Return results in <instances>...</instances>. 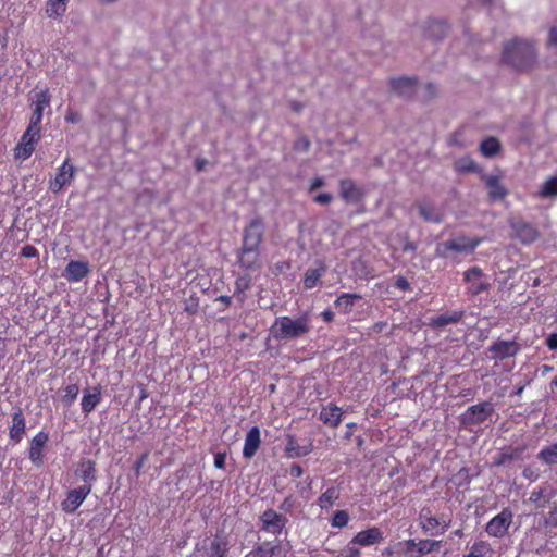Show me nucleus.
<instances>
[{
	"label": "nucleus",
	"mask_w": 557,
	"mask_h": 557,
	"mask_svg": "<svg viewBox=\"0 0 557 557\" xmlns=\"http://www.w3.org/2000/svg\"><path fill=\"white\" fill-rule=\"evenodd\" d=\"M548 45L557 48V28L553 27L548 34Z\"/></svg>",
	"instance_id": "56"
},
{
	"label": "nucleus",
	"mask_w": 557,
	"mask_h": 557,
	"mask_svg": "<svg viewBox=\"0 0 557 557\" xmlns=\"http://www.w3.org/2000/svg\"><path fill=\"white\" fill-rule=\"evenodd\" d=\"M227 550V543L222 539L215 537L210 543L209 557H225Z\"/></svg>",
	"instance_id": "37"
},
{
	"label": "nucleus",
	"mask_w": 557,
	"mask_h": 557,
	"mask_svg": "<svg viewBox=\"0 0 557 557\" xmlns=\"http://www.w3.org/2000/svg\"><path fill=\"white\" fill-rule=\"evenodd\" d=\"M40 132L41 128L33 127L30 125L27 126L26 131L21 137L20 143L14 149L15 159L24 161L32 156L37 143L40 139Z\"/></svg>",
	"instance_id": "6"
},
{
	"label": "nucleus",
	"mask_w": 557,
	"mask_h": 557,
	"mask_svg": "<svg viewBox=\"0 0 557 557\" xmlns=\"http://www.w3.org/2000/svg\"><path fill=\"white\" fill-rule=\"evenodd\" d=\"M510 225L515 235L524 244L533 243L539 236L535 226L521 219L512 220Z\"/></svg>",
	"instance_id": "14"
},
{
	"label": "nucleus",
	"mask_w": 557,
	"mask_h": 557,
	"mask_svg": "<svg viewBox=\"0 0 557 557\" xmlns=\"http://www.w3.org/2000/svg\"><path fill=\"white\" fill-rule=\"evenodd\" d=\"M225 454L218 453L214 456V466L219 469H223L225 466Z\"/></svg>",
	"instance_id": "55"
},
{
	"label": "nucleus",
	"mask_w": 557,
	"mask_h": 557,
	"mask_svg": "<svg viewBox=\"0 0 557 557\" xmlns=\"http://www.w3.org/2000/svg\"><path fill=\"white\" fill-rule=\"evenodd\" d=\"M250 286L249 280L246 277H240L236 281V287L237 289L245 290L248 289Z\"/></svg>",
	"instance_id": "58"
},
{
	"label": "nucleus",
	"mask_w": 557,
	"mask_h": 557,
	"mask_svg": "<svg viewBox=\"0 0 557 557\" xmlns=\"http://www.w3.org/2000/svg\"><path fill=\"white\" fill-rule=\"evenodd\" d=\"M418 209L420 215L428 222L438 223L443 219V213L432 202H420Z\"/></svg>",
	"instance_id": "28"
},
{
	"label": "nucleus",
	"mask_w": 557,
	"mask_h": 557,
	"mask_svg": "<svg viewBox=\"0 0 557 557\" xmlns=\"http://www.w3.org/2000/svg\"><path fill=\"white\" fill-rule=\"evenodd\" d=\"M92 485L84 484L77 488L71 490L66 498L61 503V508L67 513L74 512L90 494Z\"/></svg>",
	"instance_id": "11"
},
{
	"label": "nucleus",
	"mask_w": 557,
	"mask_h": 557,
	"mask_svg": "<svg viewBox=\"0 0 557 557\" xmlns=\"http://www.w3.org/2000/svg\"><path fill=\"white\" fill-rule=\"evenodd\" d=\"M74 175L75 168L70 162V159L66 158L62 165L58 169L54 178L50 180L49 189L54 194L60 193L66 185L71 183Z\"/></svg>",
	"instance_id": "9"
},
{
	"label": "nucleus",
	"mask_w": 557,
	"mask_h": 557,
	"mask_svg": "<svg viewBox=\"0 0 557 557\" xmlns=\"http://www.w3.org/2000/svg\"><path fill=\"white\" fill-rule=\"evenodd\" d=\"M48 440V433L42 431L32 438L29 446V459L34 465L40 466L42 463V448L47 444Z\"/></svg>",
	"instance_id": "20"
},
{
	"label": "nucleus",
	"mask_w": 557,
	"mask_h": 557,
	"mask_svg": "<svg viewBox=\"0 0 557 557\" xmlns=\"http://www.w3.org/2000/svg\"><path fill=\"white\" fill-rule=\"evenodd\" d=\"M333 197L331 194H327V193H323V194H319L315 198H314V201L317 203H320V205H327L332 201Z\"/></svg>",
	"instance_id": "52"
},
{
	"label": "nucleus",
	"mask_w": 557,
	"mask_h": 557,
	"mask_svg": "<svg viewBox=\"0 0 557 557\" xmlns=\"http://www.w3.org/2000/svg\"><path fill=\"white\" fill-rule=\"evenodd\" d=\"M518 350V344L511 341H497L490 347V351L494 354V358L500 360L513 357Z\"/></svg>",
	"instance_id": "22"
},
{
	"label": "nucleus",
	"mask_w": 557,
	"mask_h": 557,
	"mask_svg": "<svg viewBox=\"0 0 557 557\" xmlns=\"http://www.w3.org/2000/svg\"><path fill=\"white\" fill-rule=\"evenodd\" d=\"M343 410L333 405L329 404L321 409L320 419L323 423L336 428L342 422Z\"/></svg>",
	"instance_id": "25"
},
{
	"label": "nucleus",
	"mask_w": 557,
	"mask_h": 557,
	"mask_svg": "<svg viewBox=\"0 0 557 557\" xmlns=\"http://www.w3.org/2000/svg\"><path fill=\"white\" fill-rule=\"evenodd\" d=\"M491 544L486 541H476L463 557H487L492 555Z\"/></svg>",
	"instance_id": "33"
},
{
	"label": "nucleus",
	"mask_w": 557,
	"mask_h": 557,
	"mask_svg": "<svg viewBox=\"0 0 557 557\" xmlns=\"http://www.w3.org/2000/svg\"><path fill=\"white\" fill-rule=\"evenodd\" d=\"M441 541L434 540H420L418 542V553L410 557H422L423 555L430 554L441 546Z\"/></svg>",
	"instance_id": "36"
},
{
	"label": "nucleus",
	"mask_w": 557,
	"mask_h": 557,
	"mask_svg": "<svg viewBox=\"0 0 557 557\" xmlns=\"http://www.w3.org/2000/svg\"><path fill=\"white\" fill-rule=\"evenodd\" d=\"M462 318V312L454 311L451 313H444L431 320V324L435 327H442L448 324L458 323Z\"/></svg>",
	"instance_id": "34"
},
{
	"label": "nucleus",
	"mask_w": 557,
	"mask_h": 557,
	"mask_svg": "<svg viewBox=\"0 0 557 557\" xmlns=\"http://www.w3.org/2000/svg\"><path fill=\"white\" fill-rule=\"evenodd\" d=\"M51 95L49 89L34 90L30 95V102L34 106L29 124L33 127L41 128L44 110L50 107Z\"/></svg>",
	"instance_id": "7"
},
{
	"label": "nucleus",
	"mask_w": 557,
	"mask_h": 557,
	"mask_svg": "<svg viewBox=\"0 0 557 557\" xmlns=\"http://www.w3.org/2000/svg\"><path fill=\"white\" fill-rule=\"evenodd\" d=\"M456 169L460 172H474L476 164L471 159L462 158L456 162Z\"/></svg>",
	"instance_id": "45"
},
{
	"label": "nucleus",
	"mask_w": 557,
	"mask_h": 557,
	"mask_svg": "<svg viewBox=\"0 0 557 557\" xmlns=\"http://www.w3.org/2000/svg\"><path fill=\"white\" fill-rule=\"evenodd\" d=\"M101 401V391L98 387L86 388L82 398V411L90 413Z\"/></svg>",
	"instance_id": "24"
},
{
	"label": "nucleus",
	"mask_w": 557,
	"mask_h": 557,
	"mask_svg": "<svg viewBox=\"0 0 557 557\" xmlns=\"http://www.w3.org/2000/svg\"><path fill=\"white\" fill-rule=\"evenodd\" d=\"M389 86L392 90L405 98H409L413 96L417 89V81L411 77H398V78H392L389 81Z\"/></svg>",
	"instance_id": "16"
},
{
	"label": "nucleus",
	"mask_w": 557,
	"mask_h": 557,
	"mask_svg": "<svg viewBox=\"0 0 557 557\" xmlns=\"http://www.w3.org/2000/svg\"><path fill=\"white\" fill-rule=\"evenodd\" d=\"M404 545L405 550L409 555V557L418 553V542H416L414 540H407L404 542Z\"/></svg>",
	"instance_id": "49"
},
{
	"label": "nucleus",
	"mask_w": 557,
	"mask_h": 557,
	"mask_svg": "<svg viewBox=\"0 0 557 557\" xmlns=\"http://www.w3.org/2000/svg\"><path fill=\"white\" fill-rule=\"evenodd\" d=\"M286 453L289 454L290 457H300L307 454V450H301L296 438L294 436H288L286 444Z\"/></svg>",
	"instance_id": "43"
},
{
	"label": "nucleus",
	"mask_w": 557,
	"mask_h": 557,
	"mask_svg": "<svg viewBox=\"0 0 557 557\" xmlns=\"http://www.w3.org/2000/svg\"><path fill=\"white\" fill-rule=\"evenodd\" d=\"M482 238L480 237H467L463 235L456 236L451 239L441 243L437 246V253L446 256L447 251L456 252H473L474 249L481 244Z\"/></svg>",
	"instance_id": "4"
},
{
	"label": "nucleus",
	"mask_w": 557,
	"mask_h": 557,
	"mask_svg": "<svg viewBox=\"0 0 557 557\" xmlns=\"http://www.w3.org/2000/svg\"><path fill=\"white\" fill-rule=\"evenodd\" d=\"M21 255L25 258H35L38 256V250L32 245H26L22 248Z\"/></svg>",
	"instance_id": "50"
},
{
	"label": "nucleus",
	"mask_w": 557,
	"mask_h": 557,
	"mask_svg": "<svg viewBox=\"0 0 557 557\" xmlns=\"http://www.w3.org/2000/svg\"><path fill=\"white\" fill-rule=\"evenodd\" d=\"M79 475L85 484H90L96 480V465L92 460H84L79 465Z\"/></svg>",
	"instance_id": "35"
},
{
	"label": "nucleus",
	"mask_w": 557,
	"mask_h": 557,
	"mask_svg": "<svg viewBox=\"0 0 557 557\" xmlns=\"http://www.w3.org/2000/svg\"><path fill=\"white\" fill-rule=\"evenodd\" d=\"M324 185V180L322 177H315L310 186L311 190L318 189Z\"/></svg>",
	"instance_id": "60"
},
{
	"label": "nucleus",
	"mask_w": 557,
	"mask_h": 557,
	"mask_svg": "<svg viewBox=\"0 0 557 557\" xmlns=\"http://www.w3.org/2000/svg\"><path fill=\"white\" fill-rule=\"evenodd\" d=\"M360 545L358 543H354V537L351 541L347 544V546L344 549V556L345 557H360Z\"/></svg>",
	"instance_id": "47"
},
{
	"label": "nucleus",
	"mask_w": 557,
	"mask_h": 557,
	"mask_svg": "<svg viewBox=\"0 0 557 557\" xmlns=\"http://www.w3.org/2000/svg\"><path fill=\"white\" fill-rule=\"evenodd\" d=\"M147 459V454H144L135 463H134V470L136 474L138 475L140 473V470Z\"/></svg>",
	"instance_id": "59"
},
{
	"label": "nucleus",
	"mask_w": 557,
	"mask_h": 557,
	"mask_svg": "<svg viewBox=\"0 0 557 557\" xmlns=\"http://www.w3.org/2000/svg\"><path fill=\"white\" fill-rule=\"evenodd\" d=\"M539 458L547 465L557 463V443L543 448L539 453Z\"/></svg>",
	"instance_id": "40"
},
{
	"label": "nucleus",
	"mask_w": 557,
	"mask_h": 557,
	"mask_svg": "<svg viewBox=\"0 0 557 557\" xmlns=\"http://www.w3.org/2000/svg\"><path fill=\"white\" fill-rule=\"evenodd\" d=\"M383 532L377 527H372L358 532L354 536V543H358L361 547H368L379 544L383 541Z\"/></svg>",
	"instance_id": "19"
},
{
	"label": "nucleus",
	"mask_w": 557,
	"mask_h": 557,
	"mask_svg": "<svg viewBox=\"0 0 557 557\" xmlns=\"http://www.w3.org/2000/svg\"><path fill=\"white\" fill-rule=\"evenodd\" d=\"M326 272V265L323 262L319 263V268L308 269L304 276V286L306 289H312L317 286L321 277Z\"/></svg>",
	"instance_id": "30"
},
{
	"label": "nucleus",
	"mask_w": 557,
	"mask_h": 557,
	"mask_svg": "<svg viewBox=\"0 0 557 557\" xmlns=\"http://www.w3.org/2000/svg\"><path fill=\"white\" fill-rule=\"evenodd\" d=\"M484 182L488 188V196L492 200H500L507 196L508 191L505 186L502 185L498 176H485Z\"/></svg>",
	"instance_id": "26"
},
{
	"label": "nucleus",
	"mask_w": 557,
	"mask_h": 557,
	"mask_svg": "<svg viewBox=\"0 0 557 557\" xmlns=\"http://www.w3.org/2000/svg\"><path fill=\"white\" fill-rule=\"evenodd\" d=\"M309 147H310V141L306 137L298 138L294 144V148L298 151H307L309 149Z\"/></svg>",
	"instance_id": "48"
},
{
	"label": "nucleus",
	"mask_w": 557,
	"mask_h": 557,
	"mask_svg": "<svg viewBox=\"0 0 557 557\" xmlns=\"http://www.w3.org/2000/svg\"><path fill=\"white\" fill-rule=\"evenodd\" d=\"M451 519L448 516L441 515L435 517L428 508H423L419 515V525L422 531L431 536L444 534L450 527Z\"/></svg>",
	"instance_id": "3"
},
{
	"label": "nucleus",
	"mask_w": 557,
	"mask_h": 557,
	"mask_svg": "<svg viewBox=\"0 0 557 557\" xmlns=\"http://www.w3.org/2000/svg\"><path fill=\"white\" fill-rule=\"evenodd\" d=\"M503 61L518 71L532 69L535 64L534 47L528 40L509 41L504 48Z\"/></svg>",
	"instance_id": "1"
},
{
	"label": "nucleus",
	"mask_w": 557,
	"mask_h": 557,
	"mask_svg": "<svg viewBox=\"0 0 557 557\" xmlns=\"http://www.w3.org/2000/svg\"><path fill=\"white\" fill-rule=\"evenodd\" d=\"M447 29H448V26L446 23H444L442 21H434V22L430 23V25L428 27V34L431 37L438 39L446 34Z\"/></svg>",
	"instance_id": "41"
},
{
	"label": "nucleus",
	"mask_w": 557,
	"mask_h": 557,
	"mask_svg": "<svg viewBox=\"0 0 557 557\" xmlns=\"http://www.w3.org/2000/svg\"><path fill=\"white\" fill-rule=\"evenodd\" d=\"M302 473H304V470L298 463L292 465V467L289 469V475L292 478H300L302 475Z\"/></svg>",
	"instance_id": "54"
},
{
	"label": "nucleus",
	"mask_w": 557,
	"mask_h": 557,
	"mask_svg": "<svg viewBox=\"0 0 557 557\" xmlns=\"http://www.w3.org/2000/svg\"><path fill=\"white\" fill-rule=\"evenodd\" d=\"M513 522V512L509 508L493 517L485 525V532L491 537L503 539L508 535L509 528Z\"/></svg>",
	"instance_id": "5"
},
{
	"label": "nucleus",
	"mask_w": 557,
	"mask_h": 557,
	"mask_svg": "<svg viewBox=\"0 0 557 557\" xmlns=\"http://www.w3.org/2000/svg\"><path fill=\"white\" fill-rule=\"evenodd\" d=\"M537 196L541 198L557 196V176H553L547 180L539 190Z\"/></svg>",
	"instance_id": "39"
},
{
	"label": "nucleus",
	"mask_w": 557,
	"mask_h": 557,
	"mask_svg": "<svg viewBox=\"0 0 557 557\" xmlns=\"http://www.w3.org/2000/svg\"><path fill=\"white\" fill-rule=\"evenodd\" d=\"M465 281L471 295H479L491 286L482 270L478 267L470 268L465 272Z\"/></svg>",
	"instance_id": "10"
},
{
	"label": "nucleus",
	"mask_w": 557,
	"mask_h": 557,
	"mask_svg": "<svg viewBox=\"0 0 557 557\" xmlns=\"http://www.w3.org/2000/svg\"><path fill=\"white\" fill-rule=\"evenodd\" d=\"M277 546H273L270 543H263L256 549V555L259 557H273Z\"/></svg>",
	"instance_id": "46"
},
{
	"label": "nucleus",
	"mask_w": 557,
	"mask_h": 557,
	"mask_svg": "<svg viewBox=\"0 0 557 557\" xmlns=\"http://www.w3.org/2000/svg\"><path fill=\"white\" fill-rule=\"evenodd\" d=\"M89 273V265L84 261H70L64 270V277L69 282H81Z\"/></svg>",
	"instance_id": "21"
},
{
	"label": "nucleus",
	"mask_w": 557,
	"mask_h": 557,
	"mask_svg": "<svg viewBox=\"0 0 557 557\" xmlns=\"http://www.w3.org/2000/svg\"><path fill=\"white\" fill-rule=\"evenodd\" d=\"M359 299H361V296L358 294L343 293L337 297L334 305L339 312L347 314L351 312L352 307Z\"/></svg>",
	"instance_id": "29"
},
{
	"label": "nucleus",
	"mask_w": 557,
	"mask_h": 557,
	"mask_svg": "<svg viewBox=\"0 0 557 557\" xmlns=\"http://www.w3.org/2000/svg\"><path fill=\"white\" fill-rule=\"evenodd\" d=\"M265 225L261 219H253L244 230L242 246L260 249L263 242Z\"/></svg>",
	"instance_id": "8"
},
{
	"label": "nucleus",
	"mask_w": 557,
	"mask_h": 557,
	"mask_svg": "<svg viewBox=\"0 0 557 557\" xmlns=\"http://www.w3.org/2000/svg\"><path fill=\"white\" fill-rule=\"evenodd\" d=\"M499 148V141L494 137L484 139L480 145L482 154L488 158L494 157L498 152Z\"/></svg>",
	"instance_id": "38"
},
{
	"label": "nucleus",
	"mask_w": 557,
	"mask_h": 557,
	"mask_svg": "<svg viewBox=\"0 0 557 557\" xmlns=\"http://www.w3.org/2000/svg\"><path fill=\"white\" fill-rule=\"evenodd\" d=\"M290 506H292V498H290V497H287V498H285V500L283 502V504H282L281 508H282V509L287 510Z\"/></svg>",
	"instance_id": "64"
},
{
	"label": "nucleus",
	"mask_w": 557,
	"mask_h": 557,
	"mask_svg": "<svg viewBox=\"0 0 557 557\" xmlns=\"http://www.w3.org/2000/svg\"><path fill=\"white\" fill-rule=\"evenodd\" d=\"M349 522V515L346 510H336L331 519V525L333 528L342 529Z\"/></svg>",
	"instance_id": "42"
},
{
	"label": "nucleus",
	"mask_w": 557,
	"mask_h": 557,
	"mask_svg": "<svg viewBox=\"0 0 557 557\" xmlns=\"http://www.w3.org/2000/svg\"><path fill=\"white\" fill-rule=\"evenodd\" d=\"M69 0H48L46 14L50 18H58L65 14Z\"/></svg>",
	"instance_id": "31"
},
{
	"label": "nucleus",
	"mask_w": 557,
	"mask_h": 557,
	"mask_svg": "<svg viewBox=\"0 0 557 557\" xmlns=\"http://www.w3.org/2000/svg\"><path fill=\"white\" fill-rule=\"evenodd\" d=\"M321 315L325 322H332L334 319V313L331 310H324Z\"/></svg>",
	"instance_id": "61"
},
{
	"label": "nucleus",
	"mask_w": 557,
	"mask_h": 557,
	"mask_svg": "<svg viewBox=\"0 0 557 557\" xmlns=\"http://www.w3.org/2000/svg\"><path fill=\"white\" fill-rule=\"evenodd\" d=\"M546 345L549 349L556 350L557 349V333H552L546 338Z\"/></svg>",
	"instance_id": "53"
},
{
	"label": "nucleus",
	"mask_w": 557,
	"mask_h": 557,
	"mask_svg": "<svg viewBox=\"0 0 557 557\" xmlns=\"http://www.w3.org/2000/svg\"><path fill=\"white\" fill-rule=\"evenodd\" d=\"M309 320L307 317L292 319L280 317L271 327V333L276 339H293L309 332Z\"/></svg>",
	"instance_id": "2"
},
{
	"label": "nucleus",
	"mask_w": 557,
	"mask_h": 557,
	"mask_svg": "<svg viewBox=\"0 0 557 557\" xmlns=\"http://www.w3.org/2000/svg\"><path fill=\"white\" fill-rule=\"evenodd\" d=\"M395 286L400 290H407L409 288V282L400 276L396 280Z\"/></svg>",
	"instance_id": "57"
},
{
	"label": "nucleus",
	"mask_w": 557,
	"mask_h": 557,
	"mask_svg": "<svg viewBox=\"0 0 557 557\" xmlns=\"http://www.w3.org/2000/svg\"><path fill=\"white\" fill-rule=\"evenodd\" d=\"M26 430V421L21 408H16L12 414V425L10 426L9 436L12 442L18 444L24 437Z\"/></svg>",
	"instance_id": "18"
},
{
	"label": "nucleus",
	"mask_w": 557,
	"mask_h": 557,
	"mask_svg": "<svg viewBox=\"0 0 557 557\" xmlns=\"http://www.w3.org/2000/svg\"><path fill=\"white\" fill-rule=\"evenodd\" d=\"M207 161L203 160V159H199L196 161V168L198 171H202L205 165H206Z\"/></svg>",
	"instance_id": "63"
},
{
	"label": "nucleus",
	"mask_w": 557,
	"mask_h": 557,
	"mask_svg": "<svg viewBox=\"0 0 557 557\" xmlns=\"http://www.w3.org/2000/svg\"><path fill=\"white\" fill-rule=\"evenodd\" d=\"M339 487L332 485L320 495L317 504L322 510H327L335 505V503L339 499Z\"/></svg>",
	"instance_id": "27"
},
{
	"label": "nucleus",
	"mask_w": 557,
	"mask_h": 557,
	"mask_svg": "<svg viewBox=\"0 0 557 557\" xmlns=\"http://www.w3.org/2000/svg\"><path fill=\"white\" fill-rule=\"evenodd\" d=\"M261 443L260 438V430L258 426L251 428L245 437L244 448H243V456L247 459L252 458Z\"/></svg>",
	"instance_id": "23"
},
{
	"label": "nucleus",
	"mask_w": 557,
	"mask_h": 557,
	"mask_svg": "<svg viewBox=\"0 0 557 557\" xmlns=\"http://www.w3.org/2000/svg\"><path fill=\"white\" fill-rule=\"evenodd\" d=\"M547 524L557 527V515L555 516L553 512H550L549 518L546 521Z\"/></svg>",
	"instance_id": "62"
},
{
	"label": "nucleus",
	"mask_w": 557,
	"mask_h": 557,
	"mask_svg": "<svg viewBox=\"0 0 557 557\" xmlns=\"http://www.w3.org/2000/svg\"><path fill=\"white\" fill-rule=\"evenodd\" d=\"M81 120H82V116H81V114L77 111H74V110H71V109H69L66 111V114H65V121L66 122L76 124V123H79Z\"/></svg>",
	"instance_id": "51"
},
{
	"label": "nucleus",
	"mask_w": 557,
	"mask_h": 557,
	"mask_svg": "<svg viewBox=\"0 0 557 557\" xmlns=\"http://www.w3.org/2000/svg\"><path fill=\"white\" fill-rule=\"evenodd\" d=\"M263 530L272 534H280L285 527L287 519L272 509L265 510L261 516Z\"/></svg>",
	"instance_id": "13"
},
{
	"label": "nucleus",
	"mask_w": 557,
	"mask_h": 557,
	"mask_svg": "<svg viewBox=\"0 0 557 557\" xmlns=\"http://www.w3.org/2000/svg\"><path fill=\"white\" fill-rule=\"evenodd\" d=\"M550 497L552 494L549 493V487L544 485L531 492L529 502L535 504L536 507L542 508L546 505Z\"/></svg>",
	"instance_id": "32"
},
{
	"label": "nucleus",
	"mask_w": 557,
	"mask_h": 557,
	"mask_svg": "<svg viewBox=\"0 0 557 557\" xmlns=\"http://www.w3.org/2000/svg\"><path fill=\"white\" fill-rule=\"evenodd\" d=\"M493 412V405L488 401H484L468 408L466 417L470 423L480 424L486 421Z\"/></svg>",
	"instance_id": "15"
},
{
	"label": "nucleus",
	"mask_w": 557,
	"mask_h": 557,
	"mask_svg": "<svg viewBox=\"0 0 557 557\" xmlns=\"http://www.w3.org/2000/svg\"><path fill=\"white\" fill-rule=\"evenodd\" d=\"M342 198L347 202H358L363 198V189L352 180L345 178L339 182Z\"/></svg>",
	"instance_id": "17"
},
{
	"label": "nucleus",
	"mask_w": 557,
	"mask_h": 557,
	"mask_svg": "<svg viewBox=\"0 0 557 557\" xmlns=\"http://www.w3.org/2000/svg\"><path fill=\"white\" fill-rule=\"evenodd\" d=\"M239 267L247 271H259L263 263L261 258V250L257 248H249L242 246L238 252Z\"/></svg>",
	"instance_id": "12"
},
{
	"label": "nucleus",
	"mask_w": 557,
	"mask_h": 557,
	"mask_svg": "<svg viewBox=\"0 0 557 557\" xmlns=\"http://www.w3.org/2000/svg\"><path fill=\"white\" fill-rule=\"evenodd\" d=\"M65 395L63 397V401L66 405H71L78 396L79 387L77 384H70L64 388Z\"/></svg>",
	"instance_id": "44"
}]
</instances>
